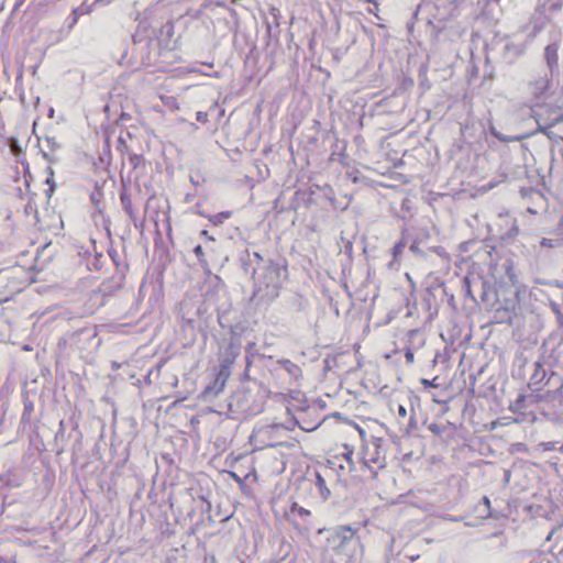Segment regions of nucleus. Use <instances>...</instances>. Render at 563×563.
Segmentation results:
<instances>
[{"mask_svg": "<svg viewBox=\"0 0 563 563\" xmlns=\"http://www.w3.org/2000/svg\"><path fill=\"white\" fill-rule=\"evenodd\" d=\"M250 443L254 451H261L268 448H285L287 451H279V455H298L299 443L289 434V430L279 424L262 426L252 432Z\"/></svg>", "mask_w": 563, "mask_h": 563, "instance_id": "1", "label": "nucleus"}, {"mask_svg": "<svg viewBox=\"0 0 563 563\" xmlns=\"http://www.w3.org/2000/svg\"><path fill=\"white\" fill-rule=\"evenodd\" d=\"M327 549L344 563H358L363 555L361 539L350 526H342L327 538Z\"/></svg>", "mask_w": 563, "mask_h": 563, "instance_id": "2", "label": "nucleus"}, {"mask_svg": "<svg viewBox=\"0 0 563 563\" xmlns=\"http://www.w3.org/2000/svg\"><path fill=\"white\" fill-rule=\"evenodd\" d=\"M32 280V271L22 265L14 264L0 269V302L12 299Z\"/></svg>", "mask_w": 563, "mask_h": 563, "instance_id": "3", "label": "nucleus"}, {"mask_svg": "<svg viewBox=\"0 0 563 563\" xmlns=\"http://www.w3.org/2000/svg\"><path fill=\"white\" fill-rule=\"evenodd\" d=\"M238 356L239 351L233 344H230L225 357L222 358L219 366L214 369L212 383L203 389L205 396H217L223 391Z\"/></svg>", "mask_w": 563, "mask_h": 563, "instance_id": "4", "label": "nucleus"}, {"mask_svg": "<svg viewBox=\"0 0 563 563\" xmlns=\"http://www.w3.org/2000/svg\"><path fill=\"white\" fill-rule=\"evenodd\" d=\"M333 468L339 467L343 472L349 471L353 472L356 467H365L368 472L372 473V470L368 467L366 460H328Z\"/></svg>", "mask_w": 563, "mask_h": 563, "instance_id": "5", "label": "nucleus"}, {"mask_svg": "<svg viewBox=\"0 0 563 563\" xmlns=\"http://www.w3.org/2000/svg\"><path fill=\"white\" fill-rule=\"evenodd\" d=\"M544 57L548 65L552 68L558 66L559 55L558 47L554 45H548L544 49Z\"/></svg>", "mask_w": 563, "mask_h": 563, "instance_id": "6", "label": "nucleus"}, {"mask_svg": "<svg viewBox=\"0 0 563 563\" xmlns=\"http://www.w3.org/2000/svg\"><path fill=\"white\" fill-rule=\"evenodd\" d=\"M231 216H232L231 211H223V212H219L218 214H214V216H207V218L212 224L219 225V224L223 223L227 219H229Z\"/></svg>", "mask_w": 563, "mask_h": 563, "instance_id": "7", "label": "nucleus"}, {"mask_svg": "<svg viewBox=\"0 0 563 563\" xmlns=\"http://www.w3.org/2000/svg\"><path fill=\"white\" fill-rule=\"evenodd\" d=\"M316 479H317V486L319 488L320 494L322 495V497L324 499H327L331 493H330V489L325 485V481L319 473L316 474Z\"/></svg>", "mask_w": 563, "mask_h": 563, "instance_id": "8", "label": "nucleus"}, {"mask_svg": "<svg viewBox=\"0 0 563 563\" xmlns=\"http://www.w3.org/2000/svg\"><path fill=\"white\" fill-rule=\"evenodd\" d=\"M405 241L401 240V241H398L394 244L393 249H391V253H393V257L394 260H397L400 254L402 253V250L405 247Z\"/></svg>", "mask_w": 563, "mask_h": 563, "instance_id": "9", "label": "nucleus"}, {"mask_svg": "<svg viewBox=\"0 0 563 563\" xmlns=\"http://www.w3.org/2000/svg\"><path fill=\"white\" fill-rule=\"evenodd\" d=\"M194 253L202 265H207V261L205 258V253L201 245H197L194 249Z\"/></svg>", "mask_w": 563, "mask_h": 563, "instance_id": "10", "label": "nucleus"}, {"mask_svg": "<svg viewBox=\"0 0 563 563\" xmlns=\"http://www.w3.org/2000/svg\"><path fill=\"white\" fill-rule=\"evenodd\" d=\"M10 150L12 152V154L16 157H20L21 154H22V148L21 146L19 145L18 141L13 140L11 143H10Z\"/></svg>", "mask_w": 563, "mask_h": 563, "instance_id": "11", "label": "nucleus"}, {"mask_svg": "<svg viewBox=\"0 0 563 563\" xmlns=\"http://www.w3.org/2000/svg\"><path fill=\"white\" fill-rule=\"evenodd\" d=\"M196 119L200 123H208L209 122V113L205 111H198L196 113Z\"/></svg>", "mask_w": 563, "mask_h": 563, "instance_id": "12", "label": "nucleus"}, {"mask_svg": "<svg viewBox=\"0 0 563 563\" xmlns=\"http://www.w3.org/2000/svg\"><path fill=\"white\" fill-rule=\"evenodd\" d=\"M367 12L369 14H373L374 16H376L377 19H379V5L376 7V5H373V8H368L367 9Z\"/></svg>", "mask_w": 563, "mask_h": 563, "instance_id": "13", "label": "nucleus"}, {"mask_svg": "<svg viewBox=\"0 0 563 563\" xmlns=\"http://www.w3.org/2000/svg\"><path fill=\"white\" fill-rule=\"evenodd\" d=\"M405 357H406L407 364H412L415 362V355L410 350H408L406 352Z\"/></svg>", "mask_w": 563, "mask_h": 563, "instance_id": "14", "label": "nucleus"}, {"mask_svg": "<svg viewBox=\"0 0 563 563\" xmlns=\"http://www.w3.org/2000/svg\"><path fill=\"white\" fill-rule=\"evenodd\" d=\"M398 416H399L400 418H402V419H404V418H406V416H407V409L405 408V406H402V405H399V406H398Z\"/></svg>", "mask_w": 563, "mask_h": 563, "instance_id": "15", "label": "nucleus"}, {"mask_svg": "<svg viewBox=\"0 0 563 563\" xmlns=\"http://www.w3.org/2000/svg\"><path fill=\"white\" fill-rule=\"evenodd\" d=\"M200 236L205 238L208 241H214V238L212 235H210L207 230H202L200 232Z\"/></svg>", "mask_w": 563, "mask_h": 563, "instance_id": "16", "label": "nucleus"}, {"mask_svg": "<svg viewBox=\"0 0 563 563\" xmlns=\"http://www.w3.org/2000/svg\"><path fill=\"white\" fill-rule=\"evenodd\" d=\"M540 244L544 247H552L553 246V242L552 240H549V239H542V241L540 242Z\"/></svg>", "mask_w": 563, "mask_h": 563, "instance_id": "17", "label": "nucleus"}, {"mask_svg": "<svg viewBox=\"0 0 563 563\" xmlns=\"http://www.w3.org/2000/svg\"><path fill=\"white\" fill-rule=\"evenodd\" d=\"M346 452L344 453V457H351L355 452L353 449H349L347 445H345Z\"/></svg>", "mask_w": 563, "mask_h": 563, "instance_id": "18", "label": "nucleus"}, {"mask_svg": "<svg viewBox=\"0 0 563 563\" xmlns=\"http://www.w3.org/2000/svg\"><path fill=\"white\" fill-rule=\"evenodd\" d=\"M544 450H554V444L553 443H544Z\"/></svg>", "mask_w": 563, "mask_h": 563, "instance_id": "19", "label": "nucleus"}, {"mask_svg": "<svg viewBox=\"0 0 563 563\" xmlns=\"http://www.w3.org/2000/svg\"><path fill=\"white\" fill-rule=\"evenodd\" d=\"M316 427H317V424H313V426H301V428L303 430H307V431L313 430Z\"/></svg>", "mask_w": 563, "mask_h": 563, "instance_id": "20", "label": "nucleus"}, {"mask_svg": "<svg viewBox=\"0 0 563 563\" xmlns=\"http://www.w3.org/2000/svg\"><path fill=\"white\" fill-rule=\"evenodd\" d=\"M556 548H558V549H556L558 554H559V555H563V543H562V547L556 545Z\"/></svg>", "mask_w": 563, "mask_h": 563, "instance_id": "21", "label": "nucleus"}, {"mask_svg": "<svg viewBox=\"0 0 563 563\" xmlns=\"http://www.w3.org/2000/svg\"><path fill=\"white\" fill-rule=\"evenodd\" d=\"M366 2H368V3L373 4V5H376V7H378V4H379L378 0H366Z\"/></svg>", "mask_w": 563, "mask_h": 563, "instance_id": "22", "label": "nucleus"}, {"mask_svg": "<svg viewBox=\"0 0 563 563\" xmlns=\"http://www.w3.org/2000/svg\"><path fill=\"white\" fill-rule=\"evenodd\" d=\"M563 533V527L559 528L558 530L553 531V534L561 536Z\"/></svg>", "mask_w": 563, "mask_h": 563, "instance_id": "23", "label": "nucleus"}, {"mask_svg": "<svg viewBox=\"0 0 563 563\" xmlns=\"http://www.w3.org/2000/svg\"><path fill=\"white\" fill-rule=\"evenodd\" d=\"M422 384L426 386H432L433 384L428 379H422Z\"/></svg>", "mask_w": 563, "mask_h": 563, "instance_id": "24", "label": "nucleus"}, {"mask_svg": "<svg viewBox=\"0 0 563 563\" xmlns=\"http://www.w3.org/2000/svg\"><path fill=\"white\" fill-rule=\"evenodd\" d=\"M357 430H358V432H360L361 437H364V434H365L364 430H363V429H361V428H357Z\"/></svg>", "mask_w": 563, "mask_h": 563, "instance_id": "25", "label": "nucleus"}, {"mask_svg": "<svg viewBox=\"0 0 563 563\" xmlns=\"http://www.w3.org/2000/svg\"><path fill=\"white\" fill-rule=\"evenodd\" d=\"M542 84H543L544 87H548L549 81L545 79V80H542Z\"/></svg>", "mask_w": 563, "mask_h": 563, "instance_id": "26", "label": "nucleus"}, {"mask_svg": "<svg viewBox=\"0 0 563 563\" xmlns=\"http://www.w3.org/2000/svg\"><path fill=\"white\" fill-rule=\"evenodd\" d=\"M0 563H12L11 561H3L1 558H0Z\"/></svg>", "mask_w": 563, "mask_h": 563, "instance_id": "27", "label": "nucleus"}]
</instances>
